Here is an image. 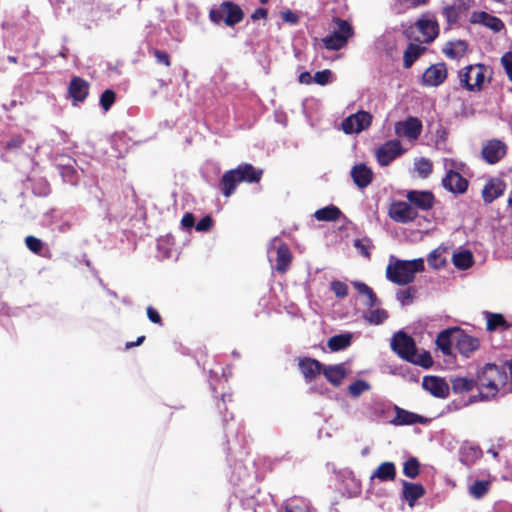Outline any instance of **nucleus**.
<instances>
[{"mask_svg":"<svg viewBox=\"0 0 512 512\" xmlns=\"http://www.w3.org/2000/svg\"><path fill=\"white\" fill-rule=\"evenodd\" d=\"M391 349L403 360L429 369L433 366V359L429 351L418 352L414 338L404 331L394 333L391 339Z\"/></svg>","mask_w":512,"mask_h":512,"instance_id":"1","label":"nucleus"},{"mask_svg":"<svg viewBox=\"0 0 512 512\" xmlns=\"http://www.w3.org/2000/svg\"><path fill=\"white\" fill-rule=\"evenodd\" d=\"M507 374L496 364L487 363L478 372L476 376L477 388L482 389L471 401L489 400L499 392V385L505 384Z\"/></svg>","mask_w":512,"mask_h":512,"instance_id":"2","label":"nucleus"},{"mask_svg":"<svg viewBox=\"0 0 512 512\" xmlns=\"http://www.w3.org/2000/svg\"><path fill=\"white\" fill-rule=\"evenodd\" d=\"M424 261L422 258L414 260H395L386 268V277L394 284L404 286L410 284L415 279L417 272L424 270Z\"/></svg>","mask_w":512,"mask_h":512,"instance_id":"3","label":"nucleus"},{"mask_svg":"<svg viewBox=\"0 0 512 512\" xmlns=\"http://www.w3.org/2000/svg\"><path fill=\"white\" fill-rule=\"evenodd\" d=\"M332 21L336 24V28L331 34L322 38L321 42L327 50L338 51L342 49L354 35V29L347 20L339 17H333Z\"/></svg>","mask_w":512,"mask_h":512,"instance_id":"4","label":"nucleus"},{"mask_svg":"<svg viewBox=\"0 0 512 512\" xmlns=\"http://www.w3.org/2000/svg\"><path fill=\"white\" fill-rule=\"evenodd\" d=\"M244 18V12L241 7L231 1L222 2L219 7L212 8L209 11V19L214 24H220L221 21L233 27L240 23Z\"/></svg>","mask_w":512,"mask_h":512,"instance_id":"5","label":"nucleus"},{"mask_svg":"<svg viewBox=\"0 0 512 512\" xmlns=\"http://www.w3.org/2000/svg\"><path fill=\"white\" fill-rule=\"evenodd\" d=\"M486 67L484 64L468 65L459 72L461 87L468 91H480L485 81Z\"/></svg>","mask_w":512,"mask_h":512,"instance_id":"6","label":"nucleus"},{"mask_svg":"<svg viewBox=\"0 0 512 512\" xmlns=\"http://www.w3.org/2000/svg\"><path fill=\"white\" fill-rule=\"evenodd\" d=\"M372 122V115L366 111H358L345 118L342 123V129L346 134L359 133L367 129Z\"/></svg>","mask_w":512,"mask_h":512,"instance_id":"7","label":"nucleus"},{"mask_svg":"<svg viewBox=\"0 0 512 512\" xmlns=\"http://www.w3.org/2000/svg\"><path fill=\"white\" fill-rule=\"evenodd\" d=\"M389 216L398 223H410L418 217V212L410 202L395 201L390 205Z\"/></svg>","mask_w":512,"mask_h":512,"instance_id":"8","label":"nucleus"},{"mask_svg":"<svg viewBox=\"0 0 512 512\" xmlns=\"http://www.w3.org/2000/svg\"><path fill=\"white\" fill-rule=\"evenodd\" d=\"M422 129V122L417 117L413 116L407 117L404 121L396 122L394 126L396 135L409 140H417L422 133Z\"/></svg>","mask_w":512,"mask_h":512,"instance_id":"9","label":"nucleus"},{"mask_svg":"<svg viewBox=\"0 0 512 512\" xmlns=\"http://www.w3.org/2000/svg\"><path fill=\"white\" fill-rule=\"evenodd\" d=\"M415 27L422 34V39L416 38L415 40L427 44L433 42L438 37L440 31L437 20L434 17L429 18L427 15L419 18L415 23Z\"/></svg>","mask_w":512,"mask_h":512,"instance_id":"10","label":"nucleus"},{"mask_svg":"<svg viewBox=\"0 0 512 512\" xmlns=\"http://www.w3.org/2000/svg\"><path fill=\"white\" fill-rule=\"evenodd\" d=\"M455 332V348L462 356L469 357L473 352L479 349L480 341L478 338L467 334L459 327H457Z\"/></svg>","mask_w":512,"mask_h":512,"instance_id":"11","label":"nucleus"},{"mask_svg":"<svg viewBox=\"0 0 512 512\" xmlns=\"http://www.w3.org/2000/svg\"><path fill=\"white\" fill-rule=\"evenodd\" d=\"M402 153L401 142L399 140H390L377 149V161L381 166H387Z\"/></svg>","mask_w":512,"mask_h":512,"instance_id":"12","label":"nucleus"},{"mask_svg":"<svg viewBox=\"0 0 512 512\" xmlns=\"http://www.w3.org/2000/svg\"><path fill=\"white\" fill-rule=\"evenodd\" d=\"M406 199L416 211H429L435 204V196L431 191L410 190L406 194Z\"/></svg>","mask_w":512,"mask_h":512,"instance_id":"13","label":"nucleus"},{"mask_svg":"<svg viewBox=\"0 0 512 512\" xmlns=\"http://www.w3.org/2000/svg\"><path fill=\"white\" fill-rule=\"evenodd\" d=\"M506 152V145L500 140L493 139L483 146L481 154L488 164H496L506 155Z\"/></svg>","mask_w":512,"mask_h":512,"instance_id":"14","label":"nucleus"},{"mask_svg":"<svg viewBox=\"0 0 512 512\" xmlns=\"http://www.w3.org/2000/svg\"><path fill=\"white\" fill-rule=\"evenodd\" d=\"M90 84L82 77L74 76L68 85V95L74 105L82 103L89 95Z\"/></svg>","mask_w":512,"mask_h":512,"instance_id":"15","label":"nucleus"},{"mask_svg":"<svg viewBox=\"0 0 512 512\" xmlns=\"http://www.w3.org/2000/svg\"><path fill=\"white\" fill-rule=\"evenodd\" d=\"M323 366L319 360L311 357L298 359V369L307 383L314 381L318 375L322 374Z\"/></svg>","mask_w":512,"mask_h":512,"instance_id":"16","label":"nucleus"},{"mask_svg":"<svg viewBox=\"0 0 512 512\" xmlns=\"http://www.w3.org/2000/svg\"><path fill=\"white\" fill-rule=\"evenodd\" d=\"M422 387L428 391L432 396L437 398H446L449 395V385L441 377L438 376H424Z\"/></svg>","mask_w":512,"mask_h":512,"instance_id":"17","label":"nucleus"},{"mask_svg":"<svg viewBox=\"0 0 512 512\" xmlns=\"http://www.w3.org/2000/svg\"><path fill=\"white\" fill-rule=\"evenodd\" d=\"M442 185L453 194H463L467 191L468 181L459 172L449 170L442 179Z\"/></svg>","mask_w":512,"mask_h":512,"instance_id":"18","label":"nucleus"},{"mask_svg":"<svg viewBox=\"0 0 512 512\" xmlns=\"http://www.w3.org/2000/svg\"><path fill=\"white\" fill-rule=\"evenodd\" d=\"M447 78V68L445 63L431 65L423 74V83L427 86H439Z\"/></svg>","mask_w":512,"mask_h":512,"instance_id":"19","label":"nucleus"},{"mask_svg":"<svg viewBox=\"0 0 512 512\" xmlns=\"http://www.w3.org/2000/svg\"><path fill=\"white\" fill-rule=\"evenodd\" d=\"M425 493L426 491L422 484L402 480L401 496L408 503L409 507H414L416 501L422 498Z\"/></svg>","mask_w":512,"mask_h":512,"instance_id":"20","label":"nucleus"},{"mask_svg":"<svg viewBox=\"0 0 512 512\" xmlns=\"http://www.w3.org/2000/svg\"><path fill=\"white\" fill-rule=\"evenodd\" d=\"M506 184L499 178H491L486 182L482 189V198L484 203L490 204L495 199L503 195Z\"/></svg>","mask_w":512,"mask_h":512,"instance_id":"21","label":"nucleus"},{"mask_svg":"<svg viewBox=\"0 0 512 512\" xmlns=\"http://www.w3.org/2000/svg\"><path fill=\"white\" fill-rule=\"evenodd\" d=\"M350 175L354 184L360 188H366L373 181V171L366 164L360 163L352 167Z\"/></svg>","mask_w":512,"mask_h":512,"instance_id":"22","label":"nucleus"},{"mask_svg":"<svg viewBox=\"0 0 512 512\" xmlns=\"http://www.w3.org/2000/svg\"><path fill=\"white\" fill-rule=\"evenodd\" d=\"M465 0H454L451 4L442 8V15L446 19L448 28L456 24L460 15L468 10Z\"/></svg>","mask_w":512,"mask_h":512,"instance_id":"23","label":"nucleus"},{"mask_svg":"<svg viewBox=\"0 0 512 512\" xmlns=\"http://www.w3.org/2000/svg\"><path fill=\"white\" fill-rule=\"evenodd\" d=\"M395 413V417L391 421V423L395 426L413 425L416 423L426 424L428 422L427 418L416 413L407 411L398 406H395Z\"/></svg>","mask_w":512,"mask_h":512,"instance_id":"24","label":"nucleus"},{"mask_svg":"<svg viewBox=\"0 0 512 512\" xmlns=\"http://www.w3.org/2000/svg\"><path fill=\"white\" fill-rule=\"evenodd\" d=\"M471 22L483 24L496 33L500 32L505 27L503 21L500 18L484 11L474 12L471 16Z\"/></svg>","mask_w":512,"mask_h":512,"instance_id":"25","label":"nucleus"},{"mask_svg":"<svg viewBox=\"0 0 512 512\" xmlns=\"http://www.w3.org/2000/svg\"><path fill=\"white\" fill-rule=\"evenodd\" d=\"M347 369L343 363L336 365L323 366L322 374L329 383L333 386L338 387L342 384L343 380L347 376Z\"/></svg>","mask_w":512,"mask_h":512,"instance_id":"26","label":"nucleus"},{"mask_svg":"<svg viewBox=\"0 0 512 512\" xmlns=\"http://www.w3.org/2000/svg\"><path fill=\"white\" fill-rule=\"evenodd\" d=\"M241 183L236 171L234 169L226 171L220 181H219V189L221 193L225 197H230L232 194H234L237 186Z\"/></svg>","mask_w":512,"mask_h":512,"instance_id":"27","label":"nucleus"},{"mask_svg":"<svg viewBox=\"0 0 512 512\" xmlns=\"http://www.w3.org/2000/svg\"><path fill=\"white\" fill-rule=\"evenodd\" d=\"M242 182L258 183L263 175V170L256 169L252 164L242 163L234 169Z\"/></svg>","mask_w":512,"mask_h":512,"instance_id":"28","label":"nucleus"},{"mask_svg":"<svg viewBox=\"0 0 512 512\" xmlns=\"http://www.w3.org/2000/svg\"><path fill=\"white\" fill-rule=\"evenodd\" d=\"M457 327H452L441 331L436 338V345L443 355H452V345H455V335Z\"/></svg>","mask_w":512,"mask_h":512,"instance_id":"29","label":"nucleus"},{"mask_svg":"<svg viewBox=\"0 0 512 512\" xmlns=\"http://www.w3.org/2000/svg\"><path fill=\"white\" fill-rule=\"evenodd\" d=\"M467 49L468 44L465 40H453L448 41L442 51L446 57L458 60L466 54Z\"/></svg>","mask_w":512,"mask_h":512,"instance_id":"30","label":"nucleus"},{"mask_svg":"<svg viewBox=\"0 0 512 512\" xmlns=\"http://www.w3.org/2000/svg\"><path fill=\"white\" fill-rule=\"evenodd\" d=\"M276 266L275 269L279 273H286L292 262V253L289 247L283 243L281 244L276 251Z\"/></svg>","mask_w":512,"mask_h":512,"instance_id":"31","label":"nucleus"},{"mask_svg":"<svg viewBox=\"0 0 512 512\" xmlns=\"http://www.w3.org/2000/svg\"><path fill=\"white\" fill-rule=\"evenodd\" d=\"M396 466L393 462H383L371 475V479H378L381 482L394 481L396 478Z\"/></svg>","mask_w":512,"mask_h":512,"instance_id":"32","label":"nucleus"},{"mask_svg":"<svg viewBox=\"0 0 512 512\" xmlns=\"http://www.w3.org/2000/svg\"><path fill=\"white\" fill-rule=\"evenodd\" d=\"M451 389L455 394H465L477 388V381L474 378L455 377L450 380Z\"/></svg>","mask_w":512,"mask_h":512,"instance_id":"33","label":"nucleus"},{"mask_svg":"<svg viewBox=\"0 0 512 512\" xmlns=\"http://www.w3.org/2000/svg\"><path fill=\"white\" fill-rule=\"evenodd\" d=\"M486 328L488 331H496L497 329L508 330L512 327V323H508L504 316L500 313L485 312Z\"/></svg>","mask_w":512,"mask_h":512,"instance_id":"34","label":"nucleus"},{"mask_svg":"<svg viewBox=\"0 0 512 512\" xmlns=\"http://www.w3.org/2000/svg\"><path fill=\"white\" fill-rule=\"evenodd\" d=\"M351 333L337 334L329 338L327 347L332 352H337L348 348L352 343Z\"/></svg>","mask_w":512,"mask_h":512,"instance_id":"35","label":"nucleus"},{"mask_svg":"<svg viewBox=\"0 0 512 512\" xmlns=\"http://www.w3.org/2000/svg\"><path fill=\"white\" fill-rule=\"evenodd\" d=\"M482 456V450L477 446H463L460 449V462L470 467Z\"/></svg>","mask_w":512,"mask_h":512,"instance_id":"36","label":"nucleus"},{"mask_svg":"<svg viewBox=\"0 0 512 512\" xmlns=\"http://www.w3.org/2000/svg\"><path fill=\"white\" fill-rule=\"evenodd\" d=\"M426 48L418 44L410 43L403 55L404 68H410L415 61L425 52Z\"/></svg>","mask_w":512,"mask_h":512,"instance_id":"37","label":"nucleus"},{"mask_svg":"<svg viewBox=\"0 0 512 512\" xmlns=\"http://www.w3.org/2000/svg\"><path fill=\"white\" fill-rule=\"evenodd\" d=\"M353 286L359 294L367 297V301L365 302L366 306L373 308L379 304L377 295L367 284L361 281H354Z\"/></svg>","mask_w":512,"mask_h":512,"instance_id":"38","label":"nucleus"},{"mask_svg":"<svg viewBox=\"0 0 512 512\" xmlns=\"http://www.w3.org/2000/svg\"><path fill=\"white\" fill-rule=\"evenodd\" d=\"M341 214L342 212L337 206L329 205L318 209L314 213V217L318 221H336L340 218Z\"/></svg>","mask_w":512,"mask_h":512,"instance_id":"39","label":"nucleus"},{"mask_svg":"<svg viewBox=\"0 0 512 512\" xmlns=\"http://www.w3.org/2000/svg\"><path fill=\"white\" fill-rule=\"evenodd\" d=\"M452 261L454 266L460 270H466L474 264L473 254L469 250L454 253Z\"/></svg>","mask_w":512,"mask_h":512,"instance_id":"40","label":"nucleus"},{"mask_svg":"<svg viewBox=\"0 0 512 512\" xmlns=\"http://www.w3.org/2000/svg\"><path fill=\"white\" fill-rule=\"evenodd\" d=\"M446 252L447 250L445 248H436L431 251L427 257L428 265L437 270L443 268L447 263Z\"/></svg>","mask_w":512,"mask_h":512,"instance_id":"41","label":"nucleus"},{"mask_svg":"<svg viewBox=\"0 0 512 512\" xmlns=\"http://www.w3.org/2000/svg\"><path fill=\"white\" fill-rule=\"evenodd\" d=\"M403 474L411 479H415L420 474V462L415 457H410L403 464Z\"/></svg>","mask_w":512,"mask_h":512,"instance_id":"42","label":"nucleus"},{"mask_svg":"<svg viewBox=\"0 0 512 512\" xmlns=\"http://www.w3.org/2000/svg\"><path fill=\"white\" fill-rule=\"evenodd\" d=\"M415 170L421 178H427L433 171V163L427 158H420L415 161Z\"/></svg>","mask_w":512,"mask_h":512,"instance_id":"43","label":"nucleus"},{"mask_svg":"<svg viewBox=\"0 0 512 512\" xmlns=\"http://www.w3.org/2000/svg\"><path fill=\"white\" fill-rule=\"evenodd\" d=\"M490 488V483L488 481H475L470 487V493L477 499L485 496Z\"/></svg>","mask_w":512,"mask_h":512,"instance_id":"44","label":"nucleus"},{"mask_svg":"<svg viewBox=\"0 0 512 512\" xmlns=\"http://www.w3.org/2000/svg\"><path fill=\"white\" fill-rule=\"evenodd\" d=\"M388 318V313L384 309H374L369 312L366 319L374 325L382 324Z\"/></svg>","mask_w":512,"mask_h":512,"instance_id":"45","label":"nucleus"},{"mask_svg":"<svg viewBox=\"0 0 512 512\" xmlns=\"http://www.w3.org/2000/svg\"><path fill=\"white\" fill-rule=\"evenodd\" d=\"M116 94L111 89H106L100 96V105L104 111H108L115 103Z\"/></svg>","mask_w":512,"mask_h":512,"instance_id":"46","label":"nucleus"},{"mask_svg":"<svg viewBox=\"0 0 512 512\" xmlns=\"http://www.w3.org/2000/svg\"><path fill=\"white\" fill-rule=\"evenodd\" d=\"M370 385L364 380H356L348 386V392L352 397H359Z\"/></svg>","mask_w":512,"mask_h":512,"instance_id":"47","label":"nucleus"},{"mask_svg":"<svg viewBox=\"0 0 512 512\" xmlns=\"http://www.w3.org/2000/svg\"><path fill=\"white\" fill-rule=\"evenodd\" d=\"M416 293V289L413 288V287H408L406 289H403V290H399L397 293H396V298L397 300L402 304V305H407V304H410L412 303L413 299H414V295Z\"/></svg>","mask_w":512,"mask_h":512,"instance_id":"48","label":"nucleus"},{"mask_svg":"<svg viewBox=\"0 0 512 512\" xmlns=\"http://www.w3.org/2000/svg\"><path fill=\"white\" fill-rule=\"evenodd\" d=\"M149 53L155 57L156 62L158 64L164 65L166 67L171 66V58L167 52L156 49V48H151V49H149Z\"/></svg>","mask_w":512,"mask_h":512,"instance_id":"49","label":"nucleus"},{"mask_svg":"<svg viewBox=\"0 0 512 512\" xmlns=\"http://www.w3.org/2000/svg\"><path fill=\"white\" fill-rule=\"evenodd\" d=\"M331 290L337 298L343 299L348 295V286L346 283L335 280L331 282Z\"/></svg>","mask_w":512,"mask_h":512,"instance_id":"50","label":"nucleus"},{"mask_svg":"<svg viewBox=\"0 0 512 512\" xmlns=\"http://www.w3.org/2000/svg\"><path fill=\"white\" fill-rule=\"evenodd\" d=\"M25 244H26L27 248L35 254H40V252L43 249L42 241L32 235H29L25 238Z\"/></svg>","mask_w":512,"mask_h":512,"instance_id":"51","label":"nucleus"},{"mask_svg":"<svg viewBox=\"0 0 512 512\" xmlns=\"http://www.w3.org/2000/svg\"><path fill=\"white\" fill-rule=\"evenodd\" d=\"M332 72L329 69H324L322 71H317L313 76V82L318 85L324 86L331 82Z\"/></svg>","mask_w":512,"mask_h":512,"instance_id":"52","label":"nucleus"},{"mask_svg":"<svg viewBox=\"0 0 512 512\" xmlns=\"http://www.w3.org/2000/svg\"><path fill=\"white\" fill-rule=\"evenodd\" d=\"M24 142H25V139H24V137L22 135H20V134L13 135L6 142L5 149L7 151H16V150L20 149L23 146Z\"/></svg>","mask_w":512,"mask_h":512,"instance_id":"53","label":"nucleus"},{"mask_svg":"<svg viewBox=\"0 0 512 512\" xmlns=\"http://www.w3.org/2000/svg\"><path fill=\"white\" fill-rule=\"evenodd\" d=\"M354 246L360 251V253L366 257L370 258V248L372 247L371 241L369 239H356L354 241Z\"/></svg>","mask_w":512,"mask_h":512,"instance_id":"54","label":"nucleus"},{"mask_svg":"<svg viewBox=\"0 0 512 512\" xmlns=\"http://www.w3.org/2000/svg\"><path fill=\"white\" fill-rule=\"evenodd\" d=\"M500 61L508 76V79L512 82V52H506L501 57Z\"/></svg>","mask_w":512,"mask_h":512,"instance_id":"55","label":"nucleus"},{"mask_svg":"<svg viewBox=\"0 0 512 512\" xmlns=\"http://www.w3.org/2000/svg\"><path fill=\"white\" fill-rule=\"evenodd\" d=\"M213 225V219L210 215L204 216L195 226L196 230L199 232H206L211 229Z\"/></svg>","mask_w":512,"mask_h":512,"instance_id":"56","label":"nucleus"},{"mask_svg":"<svg viewBox=\"0 0 512 512\" xmlns=\"http://www.w3.org/2000/svg\"><path fill=\"white\" fill-rule=\"evenodd\" d=\"M148 319L159 326H163V320L159 312L152 306H148L146 309Z\"/></svg>","mask_w":512,"mask_h":512,"instance_id":"57","label":"nucleus"},{"mask_svg":"<svg viewBox=\"0 0 512 512\" xmlns=\"http://www.w3.org/2000/svg\"><path fill=\"white\" fill-rule=\"evenodd\" d=\"M281 18L284 22L296 24L299 21V16L291 10L281 12Z\"/></svg>","mask_w":512,"mask_h":512,"instance_id":"58","label":"nucleus"},{"mask_svg":"<svg viewBox=\"0 0 512 512\" xmlns=\"http://www.w3.org/2000/svg\"><path fill=\"white\" fill-rule=\"evenodd\" d=\"M181 224L186 229H191L195 226V218L192 213H185L182 217Z\"/></svg>","mask_w":512,"mask_h":512,"instance_id":"59","label":"nucleus"},{"mask_svg":"<svg viewBox=\"0 0 512 512\" xmlns=\"http://www.w3.org/2000/svg\"><path fill=\"white\" fill-rule=\"evenodd\" d=\"M268 10L266 8H257L251 15L252 20L266 19Z\"/></svg>","mask_w":512,"mask_h":512,"instance_id":"60","label":"nucleus"},{"mask_svg":"<svg viewBox=\"0 0 512 512\" xmlns=\"http://www.w3.org/2000/svg\"><path fill=\"white\" fill-rule=\"evenodd\" d=\"M298 81L301 84H311L313 82V76L308 71L300 73Z\"/></svg>","mask_w":512,"mask_h":512,"instance_id":"61","label":"nucleus"},{"mask_svg":"<svg viewBox=\"0 0 512 512\" xmlns=\"http://www.w3.org/2000/svg\"><path fill=\"white\" fill-rule=\"evenodd\" d=\"M407 4L409 8H417L419 6H425L429 3L430 0H402Z\"/></svg>","mask_w":512,"mask_h":512,"instance_id":"62","label":"nucleus"},{"mask_svg":"<svg viewBox=\"0 0 512 512\" xmlns=\"http://www.w3.org/2000/svg\"><path fill=\"white\" fill-rule=\"evenodd\" d=\"M146 337L144 335H141L139 336L136 341H132V342H127L125 344V348L126 349H131L133 347H136V346H140L144 341H145Z\"/></svg>","mask_w":512,"mask_h":512,"instance_id":"63","label":"nucleus"},{"mask_svg":"<svg viewBox=\"0 0 512 512\" xmlns=\"http://www.w3.org/2000/svg\"><path fill=\"white\" fill-rule=\"evenodd\" d=\"M75 173L76 171L72 167H63L61 172L62 176L69 178V180L72 179Z\"/></svg>","mask_w":512,"mask_h":512,"instance_id":"64","label":"nucleus"}]
</instances>
